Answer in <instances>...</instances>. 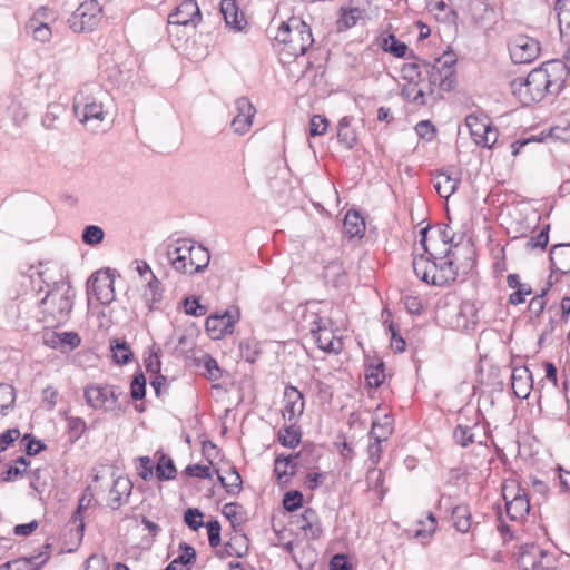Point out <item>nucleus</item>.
<instances>
[{"mask_svg":"<svg viewBox=\"0 0 570 570\" xmlns=\"http://www.w3.org/2000/svg\"><path fill=\"white\" fill-rule=\"evenodd\" d=\"M67 112V108L63 104L51 102L47 107V111L42 117V125L47 129H58L61 119Z\"/></svg>","mask_w":570,"mask_h":570,"instance_id":"c85d7f7f","label":"nucleus"},{"mask_svg":"<svg viewBox=\"0 0 570 570\" xmlns=\"http://www.w3.org/2000/svg\"><path fill=\"white\" fill-rule=\"evenodd\" d=\"M303 452L291 455H277L274 462V473L278 482H287L291 476L296 472L297 459L302 456Z\"/></svg>","mask_w":570,"mask_h":570,"instance_id":"6ab92c4d","label":"nucleus"},{"mask_svg":"<svg viewBox=\"0 0 570 570\" xmlns=\"http://www.w3.org/2000/svg\"><path fill=\"white\" fill-rule=\"evenodd\" d=\"M189 262V275L203 272L209 264L210 255L209 252L202 245H195L191 242V257Z\"/></svg>","mask_w":570,"mask_h":570,"instance_id":"bb28decb","label":"nucleus"},{"mask_svg":"<svg viewBox=\"0 0 570 570\" xmlns=\"http://www.w3.org/2000/svg\"><path fill=\"white\" fill-rule=\"evenodd\" d=\"M220 13L223 14L226 24L237 31L243 30L246 24L244 16L238 12V7L235 0H222Z\"/></svg>","mask_w":570,"mask_h":570,"instance_id":"b1692460","label":"nucleus"},{"mask_svg":"<svg viewBox=\"0 0 570 570\" xmlns=\"http://www.w3.org/2000/svg\"><path fill=\"white\" fill-rule=\"evenodd\" d=\"M137 470L138 475L145 481H149L154 476V466L148 456L139 458V465L137 466Z\"/></svg>","mask_w":570,"mask_h":570,"instance_id":"774afa93","label":"nucleus"},{"mask_svg":"<svg viewBox=\"0 0 570 570\" xmlns=\"http://www.w3.org/2000/svg\"><path fill=\"white\" fill-rule=\"evenodd\" d=\"M204 514L196 508H188L184 513L185 523L194 531H197L204 525Z\"/></svg>","mask_w":570,"mask_h":570,"instance_id":"bf43d9fd","label":"nucleus"},{"mask_svg":"<svg viewBox=\"0 0 570 570\" xmlns=\"http://www.w3.org/2000/svg\"><path fill=\"white\" fill-rule=\"evenodd\" d=\"M509 53L514 63H530L539 57L540 43L534 38L517 35L509 40Z\"/></svg>","mask_w":570,"mask_h":570,"instance_id":"6e6552de","label":"nucleus"},{"mask_svg":"<svg viewBox=\"0 0 570 570\" xmlns=\"http://www.w3.org/2000/svg\"><path fill=\"white\" fill-rule=\"evenodd\" d=\"M507 514L511 520H518L529 513L530 502L525 494L518 493L505 504Z\"/></svg>","mask_w":570,"mask_h":570,"instance_id":"cd10ccee","label":"nucleus"},{"mask_svg":"<svg viewBox=\"0 0 570 570\" xmlns=\"http://www.w3.org/2000/svg\"><path fill=\"white\" fill-rule=\"evenodd\" d=\"M75 295V289L69 284H56L40 299V307L43 314L41 320L50 326L63 325L70 317Z\"/></svg>","mask_w":570,"mask_h":570,"instance_id":"7ed1b4c3","label":"nucleus"},{"mask_svg":"<svg viewBox=\"0 0 570 570\" xmlns=\"http://www.w3.org/2000/svg\"><path fill=\"white\" fill-rule=\"evenodd\" d=\"M465 124L470 129V134L473 140L482 134H487L488 128L491 126V124L482 121L473 115L466 116Z\"/></svg>","mask_w":570,"mask_h":570,"instance_id":"3c124183","label":"nucleus"},{"mask_svg":"<svg viewBox=\"0 0 570 570\" xmlns=\"http://www.w3.org/2000/svg\"><path fill=\"white\" fill-rule=\"evenodd\" d=\"M417 254L413 257V271L415 275L423 282H428V268L435 269L434 259L428 254Z\"/></svg>","mask_w":570,"mask_h":570,"instance_id":"f704fd0d","label":"nucleus"},{"mask_svg":"<svg viewBox=\"0 0 570 570\" xmlns=\"http://www.w3.org/2000/svg\"><path fill=\"white\" fill-rule=\"evenodd\" d=\"M155 474L156 478L160 481L175 479L177 470L174 461L166 454H161L158 459Z\"/></svg>","mask_w":570,"mask_h":570,"instance_id":"c9c22d12","label":"nucleus"},{"mask_svg":"<svg viewBox=\"0 0 570 570\" xmlns=\"http://www.w3.org/2000/svg\"><path fill=\"white\" fill-rule=\"evenodd\" d=\"M296 523L305 532V535L311 539H318L323 532L318 517L311 508L303 511Z\"/></svg>","mask_w":570,"mask_h":570,"instance_id":"5701e85b","label":"nucleus"},{"mask_svg":"<svg viewBox=\"0 0 570 570\" xmlns=\"http://www.w3.org/2000/svg\"><path fill=\"white\" fill-rule=\"evenodd\" d=\"M199 362L203 364L205 368V375L210 381H217L222 377V371L218 366L217 361L212 357L209 354L203 355V357L199 360Z\"/></svg>","mask_w":570,"mask_h":570,"instance_id":"8fccbe9b","label":"nucleus"},{"mask_svg":"<svg viewBox=\"0 0 570 570\" xmlns=\"http://www.w3.org/2000/svg\"><path fill=\"white\" fill-rule=\"evenodd\" d=\"M115 276L110 269L95 273L89 279V288L102 305L115 301Z\"/></svg>","mask_w":570,"mask_h":570,"instance_id":"1a4fd4ad","label":"nucleus"},{"mask_svg":"<svg viewBox=\"0 0 570 570\" xmlns=\"http://www.w3.org/2000/svg\"><path fill=\"white\" fill-rule=\"evenodd\" d=\"M131 489L132 484L129 479L124 476L115 479L109 491L108 505L114 510L119 509L127 501Z\"/></svg>","mask_w":570,"mask_h":570,"instance_id":"f3484780","label":"nucleus"},{"mask_svg":"<svg viewBox=\"0 0 570 570\" xmlns=\"http://www.w3.org/2000/svg\"><path fill=\"white\" fill-rule=\"evenodd\" d=\"M249 540L244 533H235L228 542L225 543L224 551H220V557H237L243 558L248 553Z\"/></svg>","mask_w":570,"mask_h":570,"instance_id":"393cba45","label":"nucleus"},{"mask_svg":"<svg viewBox=\"0 0 570 570\" xmlns=\"http://www.w3.org/2000/svg\"><path fill=\"white\" fill-rule=\"evenodd\" d=\"M328 126L327 119L322 115H314L309 121L311 136H321L325 134Z\"/></svg>","mask_w":570,"mask_h":570,"instance_id":"0e129e2a","label":"nucleus"},{"mask_svg":"<svg viewBox=\"0 0 570 570\" xmlns=\"http://www.w3.org/2000/svg\"><path fill=\"white\" fill-rule=\"evenodd\" d=\"M429 11L442 22H453L456 18V13L452 10L444 1L433 2V6L429 8Z\"/></svg>","mask_w":570,"mask_h":570,"instance_id":"a18cd8bd","label":"nucleus"},{"mask_svg":"<svg viewBox=\"0 0 570 570\" xmlns=\"http://www.w3.org/2000/svg\"><path fill=\"white\" fill-rule=\"evenodd\" d=\"M453 438L458 444L466 448L474 442V434L470 426L459 424L453 431Z\"/></svg>","mask_w":570,"mask_h":570,"instance_id":"603ef678","label":"nucleus"},{"mask_svg":"<svg viewBox=\"0 0 570 570\" xmlns=\"http://www.w3.org/2000/svg\"><path fill=\"white\" fill-rule=\"evenodd\" d=\"M338 142L346 149H351L356 144L357 137L355 130L351 127V119L343 117L337 125Z\"/></svg>","mask_w":570,"mask_h":570,"instance_id":"c756f323","label":"nucleus"},{"mask_svg":"<svg viewBox=\"0 0 570 570\" xmlns=\"http://www.w3.org/2000/svg\"><path fill=\"white\" fill-rule=\"evenodd\" d=\"M511 385L513 393L519 399H527L532 389V375L528 367H517L512 371Z\"/></svg>","mask_w":570,"mask_h":570,"instance_id":"a211bd4d","label":"nucleus"},{"mask_svg":"<svg viewBox=\"0 0 570 570\" xmlns=\"http://www.w3.org/2000/svg\"><path fill=\"white\" fill-rule=\"evenodd\" d=\"M454 63L455 59L451 55L444 53L443 58H438L433 65L426 60L404 63L401 76L407 83L414 85H421L428 77L430 91H432V86H439L443 91H450L454 88L455 82Z\"/></svg>","mask_w":570,"mask_h":570,"instance_id":"f03ea898","label":"nucleus"},{"mask_svg":"<svg viewBox=\"0 0 570 570\" xmlns=\"http://www.w3.org/2000/svg\"><path fill=\"white\" fill-rule=\"evenodd\" d=\"M191 257V240L181 239L171 244L167 248V259L173 268L183 274H189V262Z\"/></svg>","mask_w":570,"mask_h":570,"instance_id":"f8f14e48","label":"nucleus"},{"mask_svg":"<svg viewBox=\"0 0 570 570\" xmlns=\"http://www.w3.org/2000/svg\"><path fill=\"white\" fill-rule=\"evenodd\" d=\"M83 397L89 407L121 416L128 405L127 395L121 387L112 384L92 383L85 387Z\"/></svg>","mask_w":570,"mask_h":570,"instance_id":"20e7f679","label":"nucleus"},{"mask_svg":"<svg viewBox=\"0 0 570 570\" xmlns=\"http://www.w3.org/2000/svg\"><path fill=\"white\" fill-rule=\"evenodd\" d=\"M112 358L117 364H128L132 358V352L126 341L115 340L110 344Z\"/></svg>","mask_w":570,"mask_h":570,"instance_id":"4c0bfd02","label":"nucleus"},{"mask_svg":"<svg viewBox=\"0 0 570 570\" xmlns=\"http://www.w3.org/2000/svg\"><path fill=\"white\" fill-rule=\"evenodd\" d=\"M344 232L350 237L362 236L365 232L364 219L357 212L350 210L346 213L343 222Z\"/></svg>","mask_w":570,"mask_h":570,"instance_id":"2f4dec72","label":"nucleus"},{"mask_svg":"<svg viewBox=\"0 0 570 570\" xmlns=\"http://www.w3.org/2000/svg\"><path fill=\"white\" fill-rule=\"evenodd\" d=\"M89 502H90V500L89 499L87 500L86 495H82L79 500V505H78L77 510L73 512V514L69 521V525L73 527L76 530V535H77L78 540H81L83 537L85 523L82 520V510L85 508H87Z\"/></svg>","mask_w":570,"mask_h":570,"instance_id":"ea45409f","label":"nucleus"},{"mask_svg":"<svg viewBox=\"0 0 570 570\" xmlns=\"http://www.w3.org/2000/svg\"><path fill=\"white\" fill-rule=\"evenodd\" d=\"M421 235V245L423 252L430 254V256L434 259L435 269H433L432 274V285L434 286H443L449 284L450 282H454L458 276V269L455 267V252L451 248L445 250L444 256H436L434 253L429 252L426 246V235L428 228H423L420 232Z\"/></svg>","mask_w":570,"mask_h":570,"instance_id":"423d86ee","label":"nucleus"},{"mask_svg":"<svg viewBox=\"0 0 570 570\" xmlns=\"http://www.w3.org/2000/svg\"><path fill=\"white\" fill-rule=\"evenodd\" d=\"M453 527L462 533L471 529V512L468 505L460 504L452 509Z\"/></svg>","mask_w":570,"mask_h":570,"instance_id":"7c9ffc66","label":"nucleus"},{"mask_svg":"<svg viewBox=\"0 0 570 570\" xmlns=\"http://www.w3.org/2000/svg\"><path fill=\"white\" fill-rule=\"evenodd\" d=\"M96 86H85L73 98V112L82 124L96 122L98 126L105 119L102 104L94 95Z\"/></svg>","mask_w":570,"mask_h":570,"instance_id":"39448f33","label":"nucleus"},{"mask_svg":"<svg viewBox=\"0 0 570 570\" xmlns=\"http://www.w3.org/2000/svg\"><path fill=\"white\" fill-rule=\"evenodd\" d=\"M383 49L396 58H402L406 53L407 46L396 39L394 35H389V37L383 40Z\"/></svg>","mask_w":570,"mask_h":570,"instance_id":"09e8293b","label":"nucleus"},{"mask_svg":"<svg viewBox=\"0 0 570 570\" xmlns=\"http://www.w3.org/2000/svg\"><path fill=\"white\" fill-rule=\"evenodd\" d=\"M292 23L294 36H292L286 50L292 56H303L314 42L312 30L307 23L298 18L293 17Z\"/></svg>","mask_w":570,"mask_h":570,"instance_id":"9d476101","label":"nucleus"},{"mask_svg":"<svg viewBox=\"0 0 570 570\" xmlns=\"http://www.w3.org/2000/svg\"><path fill=\"white\" fill-rule=\"evenodd\" d=\"M20 444L21 448L24 449L27 455H36L46 448L40 440L35 439L31 434H26L21 439Z\"/></svg>","mask_w":570,"mask_h":570,"instance_id":"052dcab7","label":"nucleus"},{"mask_svg":"<svg viewBox=\"0 0 570 570\" xmlns=\"http://www.w3.org/2000/svg\"><path fill=\"white\" fill-rule=\"evenodd\" d=\"M562 72L561 61H548L530 71L525 79L513 80L512 92L523 105L541 101L547 94L557 95L561 91Z\"/></svg>","mask_w":570,"mask_h":570,"instance_id":"f257e3e1","label":"nucleus"},{"mask_svg":"<svg viewBox=\"0 0 570 570\" xmlns=\"http://www.w3.org/2000/svg\"><path fill=\"white\" fill-rule=\"evenodd\" d=\"M26 30L35 40L40 42H48L51 39L52 31L49 23H27Z\"/></svg>","mask_w":570,"mask_h":570,"instance_id":"de8ad7c7","label":"nucleus"},{"mask_svg":"<svg viewBox=\"0 0 570 570\" xmlns=\"http://www.w3.org/2000/svg\"><path fill=\"white\" fill-rule=\"evenodd\" d=\"M105 232L100 226L88 225L83 228L81 239L86 245L96 246L104 240Z\"/></svg>","mask_w":570,"mask_h":570,"instance_id":"49530a36","label":"nucleus"},{"mask_svg":"<svg viewBox=\"0 0 570 570\" xmlns=\"http://www.w3.org/2000/svg\"><path fill=\"white\" fill-rule=\"evenodd\" d=\"M130 395L134 400H141L146 395V379L142 373L136 374L130 384Z\"/></svg>","mask_w":570,"mask_h":570,"instance_id":"680f3d73","label":"nucleus"},{"mask_svg":"<svg viewBox=\"0 0 570 570\" xmlns=\"http://www.w3.org/2000/svg\"><path fill=\"white\" fill-rule=\"evenodd\" d=\"M551 268L554 272L567 274L570 272V244H558L550 250Z\"/></svg>","mask_w":570,"mask_h":570,"instance_id":"4be33fe9","label":"nucleus"},{"mask_svg":"<svg viewBox=\"0 0 570 570\" xmlns=\"http://www.w3.org/2000/svg\"><path fill=\"white\" fill-rule=\"evenodd\" d=\"M554 9L558 13L561 36L570 38V0H557Z\"/></svg>","mask_w":570,"mask_h":570,"instance_id":"473e14b6","label":"nucleus"},{"mask_svg":"<svg viewBox=\"0 0 570 570\" xmlns=\"http://www.w3.org/2000/svg\"><path fill=\"white\" fill-rule=\"evenodd\" d=\"M549 229H550V226L546 225L537 236L529 238L525 243V248L527 249L540 248L543 250L547 247L548 242H549Z\"/></svg>","mask_w":570,"mask_h":570,"instance_id":"864d4df0","label":"nucleus"},{"mask_svg":"<svg viewBox=\"0 0 570 570\" xmlns=\"http://www.w3.org/2000/svg\"><path fill=\"white\" fill-rule=\"evenodd\" d=\"M340 11L341 14L336 22L338 31H345L356 24L360 18V10L357 8H341Z\"/></svg>","mask_w":570,"mask_h":570,"instance_id":"c03bdc74","label":"nucleus"},{"mask_svg":"<svg viewBox=\"0 0 570 570\" xmlns=\"http://www.w3.org/2000/svg\"><path fill=\"white\" fill-rule=\"evenodd\" d=\"M146 282L147 288L144 293V296L146 303L149 306V309H153L154 305L161 301L163 287L160 281L155 275H151V277L148 278Z\"/></svg>","mask_w":570,"mask_h":570,"instance_id":"72a5a7b5","label":"nucleus"},{"mask_svg":"<svg viewBox=\"0 0 570 570\" xmlns=\"http://www.w3.org/2000/svg\"><path fill=\"white\" fill-rule=\"evenodd\" d=\"M180 554L174 560L178 561L183 568H189V564L196 560L195 549L186 542L179 543Z\"/></svg>","mask_w":570,"mask_h":570,"instance_id":"13d9d810","label":"nucleus"},{"mask_svg":"<svg viewBox=\"0 0 570 570\" xmlns=\"http://www.w3.org/2000/svg\"><path fill=\"white\" fill-rule=\"evenodd\" d=\"M16 301V304L11 306V311H13V308L16 307L17 316H28L30 312L33 311L35 307L40 304V301L37 298L36 293L26 294L21 298H17Z\"/></svg>","mask_w":570,"mask_h":570,"instance_id":"58836bf2","label":"nucleus"},{"mask_svg":"<svg viewBox=\"0 0 570 570\" xmlns=\"http://www.w3.org/2000/svg\"><path fill=\"white\" fill-rule=\"evenodd\" d=\"M208 542L212 548L220 544V523L217 520H210L206 524Z\"/></svg>","mask_w":570,"mask_h":570,"instance_id":"e2e57ef3","label":"nucleus"},{"mask_svg":"<svg viewBox=\"0 0 570 570\" xmlns=\"http://www.w3.org/2000/svg\"><path fill=\"white\" fill-rule=\"evenodd\" d=\"M433 185L441 197L449 198L458 189L460 177L448 170L439 171L433 178Z\"/></svg>","mask_w":570,"mask_h":570,"instance_id":"412c9836","label":"nucleus"},{"mask_svg":"<svg viewBox=\"0 0 570 570\" xmlns=\"http://www.w3.org/2000/svg\"><path fill=\"white\" fill-rule=\"evenodd\" d=\"M383 362H377L376 365H370L365 377L370 386H380L381 383L384 380V373H383Z\"/></svg>","mask_w":570,"mask_h":570,"instance_id":"4d7b16f0","label":"nucleus"},{"mask_svg":"<svg viewBox=\"0 0 570 570\" xmlns=\"http://www.w3.org/2000/svg\"><path fill=\"white\" fill-rule=\"evenodd\" d=\"M236 115L232 120V128L238 135L246 134L253 124L256 114L254 105L246 97H240L235 101Z\"/></svg>","mask_w":570,"mask_h":570,"instance_id":"4468645a","label":"nucleus"},{"mask_svg":"<svg viewBox=\"0 0 570 570\" xmlns=\"http://www.w3.org/2000/svg\"><path fill=\"white\" fill-rule=\"evenodd\" d=\"M235 317L228 312L222 315H212L206 320V331L213 340H219L223 335L232 333Z\"/></svg>","mask_w":570,"mask_h":570,"instance_id":"dca6fc26","label":"nucleus"},{"mask_svg":"<svg viewBox=\"0 0 570 570\" xmlns=\"http://www.w3.org/2000/svg\"><path fill=\"white\" fill-rule=\"evenodd\" d=\"M550 286H551V284H548V286L546 288H543L540 294L535 295L530 301L529 312L533 316L539 317L543 313V311L546 308V305H547V302H546L544 297H546Z\"/></svg>","mask_w":570,"mask_h":570,"instance_id":"5fc2aeb1","label":"nucleus"},{"mask_svg":"<svg viewBox=\"0 0 570 570\" xmlns=\"http://www.w3.org/2000/svg\"><path fill=\"white\" fill-rule=\"evenodd\" d=\"M393 432L392 421L387 415H384L383 422L374 420L370 432V440H384L387 441Z\"/></svg>","mask_w":570,"mask_h":570,"instance_id":"e433bc0d","label":"nucleus"},{"mask_svg":"<svg viewBox=\"0 0 570 570\" xmlns=\"http://www.w3.org/2000/svg\"><path fill=\"white\" fill-rule=\"evenodd\" d=\"M277 439L283 446L295 448L301 442V431L294 424H291L289 426L279 430Z\"/></svg>","mask_w":570,"mask_h":570,"instance_id":"79ce46f5","label":"nucleus"},{"mask_svg":"<svg viewBox=\"0 0 570 570\" xmlns=\"http://www.w3.org/2000/svg\"><path fill=\"white\" fill-rule=\"evenodd\" d=\"M16 402V390L10 384H0V413L7 415L13 409Z\"/></svg>","mask_w":570,"mask_h":570,"instance_id":"37998d69","label":"nucleus"},{"mask_svg":"<svg viewBox=\"0 0 570 570\" xmlns=\"http://www.w3.org/2000/svg\"><path fill=\"white\" fill-rule=\"evenodd\" d=\"M217 476L228 493L236 494L240 491L242 478L235 469L229 470L226 476L222 475L219 471H217Z\"/></svg>","mask_w":570,"mask_h":570,"instance_id":"a19ab883","label":"nucleus"},{"mask_svg":"<svg viewBox=\"0 0 570 570\" xmlns=\"http://www.w3.org/2000/svg\"><path fill=\"white\" fill-rule=\"evenodd\" d=\"M556 559L546 550H541L539 558H535L533 570H554Z\"/></svg>","mask_w":570,"mask_h":570,"instance_id":"338daca9","label":"nucleus"},{"mask_svg":"<svg viewBox=\"0 0 570 570\" xmlns=\"http://www.w3.org/2000/svg\"><path fill=\"white\" fill-rule=\"evenodd\" d=\"M294 36V26L292 23V18L287 22H283L277 30L275 36V40L284 43L286 47L289 43V40Z\"/></svg>","mask_w":570,"mask_h":570,"instance_id":"69168bd1","label":"nucleus"},{"mask_svg":"<svg viewBox=\"0 0 570 570\" xmlns=\"http://www.w3.org/2000/svg\"><path fill=\"white\" fill-rule=\"evenodd\" d=\"M50 544L43 546V551L30 558H23L12 562H7L0 570H38L49 559Z\"/></svg>","mask_w":570,"mask_h":570,"instance_id":"aec40b11","label":"nucleus"},{"mask_svg":"<svg viewBox=\"0 0 570 570\" xmlns=\"http://www.w3.org/2000/svg\"><path fill=\"white\" fill-rule=\"evenodd\" d=\"M303 494L298 490H292L285 493L283 507L286 511L293 512L302 507Z\"/></svg>","mask_w":570,"mask_h":570,"instance_id":"6e6d98bb","label":"nucleus"},{"mask_svg":"<svg viewBox=\"0 0 570 570\" xmlns=\"http://www.w3.org/2000/svg\"><path fill=\"white\" fill-rule=\"evenodd\" d=\"M541 548L534 543H525L520 546L518 554V563L522 570H533L535 558L541 554Z\"/></svg>","mask_w":570,"mask_h":570,"instance_id":"a878e982","label":"nucleus"},{"mask_svg":"<svg viewBox=\"0 0 570 570\" xmlns=\"http://www.w3.org/2000/svg\"><path fill=\"white\" fill-rule=\"evenodd\" d=\"M101 20V7L97 0H86L68 19L69 27L75 32L92 31Z\"/></svg>","mask_w":570,"mask_h":570,"instance_id":"0eeeda50","label":"nucleus"},{"mask_svg":"<svg viewBox=\"0 0 570 570\" xmlns=\"http://www.w3.org/2000/svg\"><path fill=\"white\" fill-rule=\"evenodd\" d=\"M309 331L313 334L317 346L326 352L338 353L342 348V342L335 340L333 333L326 328L325 322L317 314H312Z\"/></svg>","mask_w":570,"mask_h":570,"instance_id":"9b49d317","label":"nucleus"},{"mask_svg":"<svg viewBox=\"0 0 570 570\" xmlns=\"http://www.w3.org/2000/svg\"><path fill=\"white\" fill-rule=\"evenodd\" d=\"M202 20V13L196 0H184L168 16V23L196 27Z\"/></svg>","mask_w":570,"mask_h":570,"instance_id":"ddd939ff","label":"nucleus"},{"mask_svg":"<svg viewBox=\"0 0 570 570\" xmlns=\"http://www.w3.org/2000/svg\"><path fill=\"white\" fill-rule=\"evenodd\" d=\"M283 417L289 422H296L304 412L303 394L294 386L287 385L284 391Z\"/></svg>","mask_w":570,"mask_h":570,"instance_id":"2eb2a0df","label":"nucleus"}]
</instances>
